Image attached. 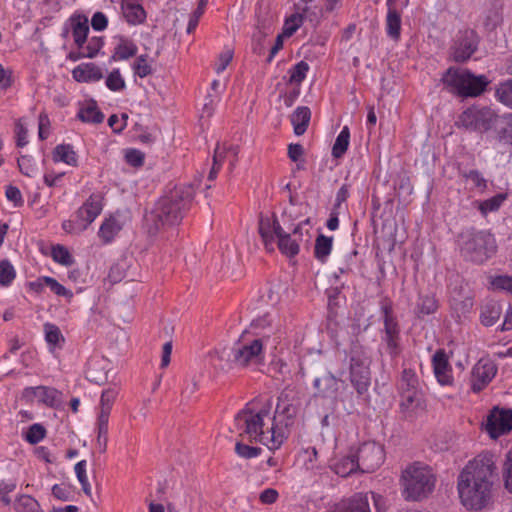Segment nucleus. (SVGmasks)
I'll use <instances>...</instances> for the list:
<instances>
[{
  "instance_id": "obj_1",
  "label": "nucleus",
  "mask_w": 512,
  "mask_h": 512,
  "mask_svg": "<svg viewBox=\"0 0 512 512\" xmlns=\"http://www.w3.org/2000/svg\"><path fill=\"white\" fill-rule=\"evenodd\" d=\"M493 455H479L470 461L458 477L461 503L468 509L481 510L492 499L493 479L496 477Z\"/></svg>"
},
{
  "instance_id": "obj_2",
  "label": "nucleus",
  "mask_w": 512,
  "mask_h": 512,
  "mask_svg": "<svg viewBox=\"0 0 512 512\" xmlns=\"http://www.w3.org/2000/svg\"><path fill=\"white\" fill-rule=\"evenodd\" d=\"M195 193V185L188 183L176 185L162 196L144 217L148 233L156 235L164 226L179 225L190 209Z\"/></svg>"
},
{
  "instance_id": "obj_3",
  "label": "nucleus",
  "mask_w": 512,
  "mask_h": 512,
  "mask_svg": "<svg viewBox=\"0 0 512 512\" xmlns=\"http://www.w3.org/2000/svg\"><path fill=\"white\" fill-rule=\"evenodd\" d=\"M271 402L268 401L258 411L244 408L235 416L238 430L247 435L250 442H259L269 449H277L284 439L278 431L277 424L271 420Z\"/></svg>"
},
{
  "instance_id": "obj_4",
  "label": "nucleus",
  "mask_w": 512,
  "mask_h": 512,
  "mask_svg": "<svg viewBox=\"0 0 512 512\" xmlns=\"http://www.w3.org/2000/svg\"><path fill=\"white\" fill-rule=\"evenodd\" d=\"M441 82L455 96L475 98L486 91L491 81L485 75H475L469 69L451 66L443 73Z\"/></svg>"
},
{
  "instance_id": "obj_5",
  "label": "nucleus",
  "mask_w": 512,
  "mask_h": 512,
  "mask_svg": "<svg viewBox=\"0 0 512 512\" xmlns=\"http://www.w3.org/2000/svg\"><path fill=\"white\" fill-rule=\"evenodd\" d=\"M401 484L406 500L421 501L433 492L436 476L428 465L415 462L402 472Z\"/></svg>"
},
{
  "instance_id": "obj_6",
  "label": "nucleus",
  "mask_w": 512,
  "mask_h": 512,
  "mask_svg": "<svg viewBox=\"0 0 512 512\" xmlns=\"http://www.w3.org/2000/svg\"><path fill=\"white\" fill-rule=\"evenodd\" d=\"M459 247L463 258L476 264H483L491 258L497 248L491 233L475 229L460 234Z\"/></svg>"
},
{
  "instance_id": "obj_7",
  "label": "nucleus",
  "mask_w": 512,
  "mask_h": 512,
  "mask_svg": "<svg viewBox=\"0 0 512 512\" xmlns=\"http://www.w3.org/2000/svg\"><path fill=\"white\" fill-rule=\"evenodd\" d=\"M343 361L349 364L350 382L358 395L366 393L371 384L370 359L363 345L352 342L348 351H344Z\"/></svg>"
},
{
  "instance_id": "obj_8",
  "label": "nucleus",
  "mask_w": 512,
  "mask_h": 512,
  "mask_svg": "<svg viewBox=\"0 0 512 512\" xmlns=\"http://www.w3.org/2000/svg\"><path fill=\"white\" fill-rule=\"evenodd\" d=\"M301 407V392L294 386H287L278 396L275 413L271 420L277 424L278 431L286 439L289 429Z\"/></svg>"
},
{
  "instance_id": "obj_9",
  "label": "nucleus",
  "mask_w": 512,
  "mask_h": 512,
  "mask_svg": "<svg viewBox=\"0 0 512 512\" xmlns=\"http://www.w3.org/2000/svg\"><path fill=\"white\" fill-rule=\"evenodd\" d=\"M266 349L268 348L260 340L253 338L248 341H239L230 348L216 351L215 355L219 360L226 359L237 366L246 367L251 362L257 363L263 360V351Z\"/></svg>"
},
{
  "instance_id": "obj_10",
  "label": "nucleus",
  "mask_w": 512,
  "mask_h": 512,
  "mask_svg": "<svg viewBox=\"0 0 512 512\" xmlns=\"http://www.w3.org/2000/svg\"><path fill=\"white\" fill-rule=\"evenodd\" d=\"M250 327L254 338L260 340L269 350L276 349L284 335L280 320L269 313L254 319Z\"/></svg>"
},
{
  "instance_id": "obj_11",
  "label": "nucleus",
  "mask_w": 512,
  "mask_h": 512,
  "mask_svg": "<svg viewBox=\"0 0 512 512\" xmlns=\"http://www.w3.org/2000/svg\"><path fill=\"white\" fill-rule=\"evenodd\" d=\"M498 120L499 116L490 108H468L461 113L456 124L467 130L483 133L498 125Z\"/></svg>"
},
{
  "instance_id": "obj_12",
  "label": "nucleus",
  "mask_w": 512,
  "mask_h": 512,
  "mask_svg": "<svg viewBox=\"0 0 512 512\" xmlns=\"http://www.w3.org/2000/svg\"><path fill=\"white\" fill-rule=\"evenodd\" d=\"M480 37L474 29L458 31L450 47V55L456 63H465L477 51Z\"/></svg>"
},
{
  "instance_id": "obj_13",
  "label": "nucleus",
  "mask_w": 512,
  "mask_h": 512,
  "mask_svg": "<svg viewBox=\"0 0 512 512\" xmlns=\"http://www.w3.org/2000/svg\"><path fill=\"white\" fill-rule=\"evenodd\" d=\"M354 456L360 467V472L372 473L383 464L385 452L382 445L375 441H368L359 446Z\"/></svg>"
},
{
  "instance_id": "obj_14",
  "label": "nucleus",
  "mask_w": 512,
  "mask_h": 512,
  "mask_svg": "<svg viewBox=\"0 0 512 512\" xmlns=\"http://www.w3.org/2000/svg\"><path fill=\"white\" fill-rule=\"evenodd\" d=\"M512 430V409L495 406L487 416L486 431L496 439Z\"/></svg>"
},
{
  "instance_id": "obj_15",
  "label": "nucleus",
  "mask_w": 512,
  "mask_h": 512,
  "mask_svg": "<svg viewBox=\"0 0 512 512\" xmlns=\"http://www.w3.org/2000/svg\"><path fill=\"white\" fill-rule=\"evenodd\" d=\"M313 375L315 396L336 399L339 391V382H341L340 378L323 368L315 371Z\"/></svg>"
},
{
  "instance_id": "obj_16",
  "label": "nucleus",
  "mask_w": 512,
  "mask_h": 512,
  "mask_svg": "<svg viewBox=\"0 0 512 512\" xmlns=\"http://www.w3.org/2000/svg\"><path fill=\"white\" fill-rule=\"evenodd\" d=\"M497 366L488 359H480L473 367L471 372V390L474 393L482 391L495 377Z\"/></svg>"
},
{
  "instance_id": "obj_17",
  "label": "nucleus",
  "mask_w": 512,
  "mask_h": 512,
  "mask_svg": "<svg viewBox=\"0 0 512 512\" xmlns=\"http://www.w3.org/2000/svg\"><path fill=\"white\" fill-rule=\"evenodd\" d=\"M102 200L101 194H92L83 203V205L77 210L76 218L81 222L80 229H87L88 226L96 219V217L102 211Z\"/></svg>"
},
{
  "instance_id": "obj_18",
  "label": "nucleus",
  "mask_w": 512,
  "mask_h": 512,
  "mask_svg": "<svg viewBox=\"0 0 512 512\" xmlns=\"http://www.w3.org/2000/svg\"><path fill=\"white\" fill-rule=\"evenodd\" d=\"M432 363L437 381L441 385L452 384L453 377L451 375L448 357L444 350L440 349L435 352L432 358Z\"/></svg>"
},
{
  "instance_id": "obj_19",
  "label": "nucleus",
  "mask_w": 512,
  "mask_h": 512,
  "mask_svg": "<svg viewBox=\"0 0 512 512\" xmlns=\"http://www.w3.org/2000/svg\"><path fill=\"white\" fill-rule=\"evenodd\" d=\"M334 512H371L369 495L367 493H357L348 499L342 500L335 506Z\"/></svg>"
},
{
  "instance_id": "obj_20",
  "label": "nucleus",
  "mask_w": 512,
  "mask_h": 512,
  "mask_svg": "<svg viewBox=\"0 0 512 512\" xmlns=\"http://www.w3.org/2000/svg\"><path fill=\"white\" fill-rule=\"evenodd\" d=\"M121 9L129 24L139 25L144 23L146 19V11L143 6L135 0H122Z\"/></svg>"
},
{
  "instance_id": "obj_21",
  "label": "nucleus",
  "mask_w": 512,
  "mask_h": 512,
  "mask_svg": "<svg viewBox=\"0 0 512 512\" xmlns=\"http://www.w3.org/2000/svg\"><path fill=\"white\" fill-rule=\"evenodd\" d=\"M72 74L78 82H95L103 78L101 68L94 63L79 65L72 71Z\"/></svg>"
},
{
  "instance_id": "obj_22",
  "label": "nucleus",
  "mask_w": 512,
  "mask_h": 512,
  "mask_svg": "<svg viewBox=\"0 0 512 512\" xmlns=\"http://www.w3.org/2000/svg\"><path fill=\"white\" fill-rule=\"evenodd\" d=\"M74 42L78 48H82L89 33L88 18L84 15H73L70 18Z\"/></svg>"
},
{
  "instance_id": "obj_23",
  "label": "nucleus",
  "mask_w": 512,
  "mask_h": 512,
  "mask_svg": "<svg viewBox=\"0 0 512 512\" xmlns=\"http://www.w3.org/2000/svg\"><path fill=\"white\" fill-rule=\"evenodd\" d=\"M27 391L33 392L38 396L40 401L49 407H58L61 404L62 393L55 388L39 386L35 388H28Z\"/></svg>"
},
{
  "instance_id": "obj_24",
  "label": "nucleus",
  "mask_w": 512,
  "mask_h": 512,
  "mask_svg": "<svg viewBox=\"0 0 512 512\" xmlns=\"http://www.w3.org/2000/svg\"><path fill=\"white\" fill-rule=\"evenodd\" d=\"M290 118L294 128V133L297 136H301L308 128L311 119V111L306 106H300L292 113Z\"/></svg>"
},
{
  "instance_id": "obj_25",
  "label": "nucleus",
  "mask_w": 512,
  "mask_h": 512,
  "mask_svg": "<svg viewBox=\"0 0 512 512\" xmlns=\"http://www.w3.org/2000/svg\"><path fill=\"white\" fill-rule=\"evenodd\" d=\"M501 314V304L497 301L491 300L482 306L480 321L484 326H492L500 319Z\"/></svg>"
},
{
  "instance_id": "obj_26",
  "label": "nucleus",
  "mask_w": 512,
  "mask_h": 512,
  "mask_svg": "<svg viewBox=\"0 0 512 512\" xmlns=\"http://www.w3.org/2000/svg\"><path fill=\"white\" fill-rule=\"evenodd\" d=\"M438 309V301L434 295L420 294L414 309L417 318L423 319L425 316L433 314Z\"/></svg>"
},
{
  "instance_id": "obj_27",
  "label": "nucleus",
  "mask_w": 512,
  "mask_h": 512,
  "mask_svg": "<svg viewBox=\"0 0 512 512\" xmlns=\"http://www.w3.org/2000/svg\"><path fill=\"white\" fill-rule=\"evenodd\" d=\"M109 416L97 415L96 444L100 453H105L108 446Z\"/></svg>"
},
{
  "instance_id": "obj_28",
  "label": "nucleus",
  "mask_w": 512,
  "mask_h": 512,
  "mask_svg": "<svg viewBox=\"0 0 512 512\" xmlns=\"http://www.w3.org/2000/svg\"><path fill=\"white\" fill-rule=\"evenodd\" d=\"M400 411L405 418L413 416L414 411L420 404L419 391L400 392Z\"/></svg>"
},
{
  "instance_id": "obj_29",
  "label": "nucleus",
  "mask_w": 512,
  "mask_h": 512,
  "mask_svg": "<svg viewBox=\"0 0 512 512\" xmlns=\"http://www.w3.org/2000/svg\"><path fill=\"white\" fill-rule=\"evenodd\" d=\"M386 32L392 40L399 41L401 36V14L393 7L388 8Z\"/></svg>"
},
{
  "instance_id": "obj_30",
  "label": "nucleus",
  "mask_w": 512,
  "mask_h": 512,
  "mask_svg": "<svg viewBox=\"0 0 512 512\" xmlns=\"http://www.w3.org/2000/svg\"><path fill=\"white\" fill-rule=\"evenodd\" d=\"M137 51H138V48L133 41L127 40V39L121 37L120 42L114 48V52L111 56V60H113V61L127 60L131 57H134L137 54Z\"/></svg>"
},
{
  "instance_id": "obj_31",
  "label": "nucleus",
  "mask_w": 512,
  "mask_h": 512,
  "mask_svg": "<svg viewBox=\"0 0 512 512\" xmlns=\"http://www.w3.org/2000/svg\"><path fill=\"white\" fill-rule=\"evenodd\" d=\"M52 154L55 162H64L74 167L78 164L77 154L70 144L57 145Z\"/></svg>"
},
{
  "instance_id": "obj_32",
  "label": "nucleus",
  "mask_w": 512,
  "mask_h": 512,
  "mask_svg": "<svg viewBox=\"0 0 512 512\" xmlns=\"http://www.w3.org/2000/svg\"><path fill=\"white\" fill-rule=\"evenodd\" d=\"M384 320V335H400V327L396 317L393 315V308L390 302L381 306Z\"/></svg>"
},
{
  "instance_id": "obj_33",
  "label": "nucleus",
  "mask_w": 512,
  "mask_h": 512,
  "mask_svg": "<svg viewBox=\"0 0 512 512\" xmlns=\"http://www.w3.org/2000/svg\"><path fill=\"white\" fill-rule=\"evenodd\" d=\"M121 229L122 227L119 221L114 217H109L105 219L101 224L98 236L105 244H107L114 239V237L120 232Z\"/></svg>"
},
{
  "instance_id": "obj_34",
  "label": "nucleus",
  "mask_w": 512,
  "mask_h": 512,
  "mask_svg": "<svg viewBox=\"0 0 512 512\" xmlns=\"http://www.w3.org/2000/svg\"><path fill=\"white\" fill-rule=\"evenodd\" d=\"M77 118L84 123L100 124L104 120V114L98 109L94 100L78 111Z\"/></svg>"
},
{
  "instance_id": "obj_35",
  "label": "nucleus",
  "mask_w": 512,
  "mask_h": 512,
  "mask_svg": "<svg viewBox=\"0 0 512 512\" xmlns=\"http://www.w3.org/2000/svg\"><path fill=\"white\" fill-rule=\"evenodd\" d=\"M118 393L119 390L116 387H109L102 391L100 397L99 412L97 415L110 417L111 410L118 396Z\"/></svg>"
},
{
  "instance_id": "obj_36",
  "label": "nucleus",
  "mask_w": 512,
  "mask_h": 512,
  "mask_svg": "<svg viewBox=\"0 0 512 512\" xmlns=\"http://www.w3.org/2000/svg\"><path fill=\"white\" fill-rule=\"evenodd\" d=\"M334 471L341 477H347L356 471H360V467L354 454H352L339 459L334 464Z\"/></svg>"
},
{
  "instance_id": "obj_37",
  "label": "nucleus",
  "mask_w": 512,
  "mask_h": 512,
  "mask_svg": "<svg viewBox=\"0 0 512 512\" xmlns=\"http://www.w3.org/2000/svg\"><path fill=\"white\" fill-rule=\"evenodd\" d=\"M333 238L319 234L315 240L314 256L317 260L325 262L332 250Z\"/></svg>"
},
{
  "instance_id": "obj_38",
  "label": "nucleus",
  "mask_w": 512,
  "mask_h": 512,
  "mask_svg": "<svg viewBox=\"0 0 512 512\" xmlns=\"http://www.w3.org/2000/svg\"><path fill=\"white\" fill-rule=\"evenodd\" d=\"M418 377L414 370L404 369L401 373V378L398 383V390L400 392H412L419 391L418 389Z\"/></svg>"
},
{
  "instance_id": "obj_39",
  "label": "nucleus",
  "mask_w": 512,
  "mask_h": 512,
  "mask_svg": "<svg viewBox=\"0 0 512 512\" xmlns=\"http://www.w3.org/2000/svg\"><path fill=\"white\" fill-rule=\"evenodd\" d=\"M227 152H231L234 156H237L238 148L230 146ZM226 149L221 150L219 144L217 145L213 155V165L208 175V180L212 181L217 177L218 171L220 170L223 159L225 157Z\"/></svg>"
},
{
  "instance_id": "obj_40",
  "label": "nucleus",
  "mask_w": 512,
  "mask_h": 512,
  "mask_svg": "<svg viewBox=\"0 0 512 512\" xmlns=\"http://www.w3.org/2000/svg\"><path fill=\"white\" fill-rule=\"evenodd\" d=\"M498 137L500 141L512 145V113L499 116Z\"/></svg>"
},
{
  "instance_id": "obj_41",
  "label": "nucleus",
  "mask_w": 512,
  "mask_h": 512,
  "mask_svg": "<svg viewBox=\"0 0 512 512\" xmlns=\"http://www.w3.org/2000/svg\"><path fill=\"white\" fill-rule=\"evenodd\" d=\"M309 69V64L303 60L295 64L288 70L289 78L287 84L300 86L306 78Z\"/></svg>"
},
{
  "instance_id": "obj_42",
  "label": "nucleus",
  "mask_w": 512,
  "mask_h": 512,
  "mask_svg": "<svg viewBox=\"0 0 512 512\" xmlns=\"http://www.w3.org/2000/svg\"><path fill=\"white\" fill-rule=\"evenodd\" d=\"M350 140V131L347 126H345L339 135L337 136L335 143L332 147V156L336 159L341 158L347 151Z\"/></svg>"
},
{
  "instance_id": "obj_43",
  "label": "nucleus",
  "mask_w": 512,
  "mask_h": 512,
  "mask_svg": "<svg viewBox=\"0 0 512 512\" xmlns=\"http://www.w3.org/2000/svg\"><path fill=\"white\" fill-rule=\"evenodd\" d=\"M506 198L507 194L505 193L496 194L487 200L477 202V208L484 216H486L489 212L499 210Z\"/></svg>"
},
{
  "instance_id": "obj_44",
  "label": "nucleus",
  "mask_w": 512,
  "mask_h": 512,
  "mask_svg": "<svg viewBox=\"0 0 512 512\" xmlns=\"http://www.w3.org/2000/svg\"><path fill=\"white\" fill-rule=\"evenodd\" d=\"M14 509L16 512H44L37 500L25 494L16 499Z\"/></svg>"
},
{
  "instance_id": "obj_45",
  "label": "nucleus",
  "mask_w": 512,
  "mask_h": 512,
  "mask_svg": "<svg viewBox=\"0 0 512 512\" xmlns=\"http://www.w3.org/2000/svg\"><path fill=\"white\" fill-rule=\"evenodd\" d=\"M258 231L265 247L267 249L273 250L272 245L274 242V237L272 233V222L268 217H263L260 215Z\"/></svg>"
},
{
  "instance_id": "obj_46",
  "label": "nucleus",
  "mask_w": 512,
  "mask_h": 512,
  "mask_svg": "<svg viewBox=\"0 0 512 512\" xmlns=\"http://www.w3.org/2000/svg\"><path fill=\"white\" fill-rule=\"evenodd\" d=\"M278 248L283 254L289 257H294L299 253V244L296 240L292 239L290 233L278 238Z\"/></svg>"
},
{
  "instance_id": "obj_47",
  "label": "nucleus",
  "mask_w": 512,
  "mask_h": 512,
  "mask_svg": "<svg viewBox=\"0 0 512 512\" xmlns=\"http://www.w3.org/2000/svg\"><path fill=\"white\" fill-rule=\"evenodd\" d=\"M86 468H87L86 460H81L78 463H76L74 470H75L77 479H78L79 483L81 484L83 492L85 493V495L90 497L92 492H91L90 483L88 481Z\"/></svg>"
},
{
  "instance_id": "obj_48",
  "label": "nucleus",
  "mask_w": 512,
  "mask_h": 512,
  "mask_svg": "<svg viewBox=\"0 0 512 512\" xmlns=\"http://www.w3.org/2000/svg\"><path fill=\"white\" fill-rule=\"evenodd\" d=\"M51 255L55 262L64 266H71L74 262L68 249L59 244L52 247Z\"/></svg>"
},
{
  "instance_id": "obj_49",
  "label": "nucleus",
  "mask_w": 512,
  "mask_h": 512,
  "mask_svg": "<svg viewBox=\"0 0 512 512\" xmlns=\"http://www.w3.org/2000/svg\"><path fill=\"white\" fill-rule=\"evenodd\" d=\"M42 280L46 284V287H48L57 296H63L68 299H71L73 297V292L65 288L55 278L50 276H42Z\"/></svg>"
},
{
  "instance_id": "obj_50",
  "label": "nucleus",
  "mask_w": 512,
  "mask_h": 512,
  "mask_svg": "<svg viewBox=\"0 0 512 512\" xmlns=\"http://www.w3.org/2000/svg\"><path fill=\"white\" fill-rule=\"evenodd\" d=\"M16 276L15 269L9 260L4 259L0 262V285L8 286Z\"/></svg>"
},
{
  "instance_id": "obj_51",
  "label": "nucleus",
  "mask_w": 512,
  "mask_h": 512,
  "mask_svg": "<svg viewBox=\"0 0 512 512\" xmlns=\"http://www.w3.org/2000/svg\"><path fill=\"white\" fill-rule=\"evenodd\" d=\"M502 477L505 488L512 493V447L505 455V461L502 468Z\"/></svg>"
},
{
  "instance_id": "obj_52",
  "label": "nucleus",
  "mask_w": 512,
  "mask_h": 512,
  "mask_svg": "<svg viewBox=\"0 0 512 512\" xmlns=\"http://www.w3.org/2000/svg\"><path fill=\"white\" fill-rule=\"evenodd\" d=\"M496 97L501 103L512 107V79L498 86L496 89Z\"/></svg>"
},
{
  "instance_id": "obj_53",
  "label": "nucleus",
  "mask_w": 512,
  "mask_h": 512,
  "mask_svg": "<svg viewBox=\"0 0 512 512\" xmlns=\"http://www.w3.org/2000/svg\"><path fill=\"white\" fill-rule=\"evenodd\" d=\"M304 17L300 13H294L286 19L283 27V35L286 37L292 36L298 28L302 25Z\"/></svg>"
},
{
  "instance_id": "obj_54",
  "label": "nucleus",
  "mask_w": 512,
  "mask_h": 512,
  "mask_svg": "<svg viewBox=\"0 0 512 512\" xmlns=\"http://www.w3.org/2000/svg\"><path fill=\"white\" fill-rule=\"evenodd\" d=\"M45 436V427L39 423H35L29 427L28 431L26 432L25 438L30 444L34 445L39 443L42 439H44Z\"/></svg>"
},
{
  "instance_id": "obj_55",
  "label": "nucleus",
  "mask_w": 512,
  "mask_h": 512,
  "mask_svg": "<svg viewBox=\"0 0 512 512\" xmlns=\"http://www.w3.org/2000/svg\"><path fill=\"white\" fill-rule=\"evenodd\" d=\"M147 58V55H140L133 65L134 73L140 78L147 77L153 72L151 65L147 61Z\"/></svg>"
},
{
  "instance_id": "obj_56",
  "label": "nucleus",
  "mask_w": 512,
  "mask_h": 512,
  "mask_svg": "<svg viewBox=\"0 0 512 512\" xmlns=\"http://www.w3.org/2000/svg\"><path fill=\"white\" fill-rule=\"evenodd\" d=\"M386 344V350L391 358H396L401 353L400 335H384L382 337Z\"/></svg>"
},
{
  "instance_id": "obj_57",
  "label": "nucleus",
  "mask_w": 512,
  "mask_h": 512,
  "mask_svg": "<svg viewBox=\"0 0 512 512\" xmlns=\"http://www.w3.org/2000/svg\"><path fill=\"white\" fill-rule=\"evenodd\" d=\"M106 86L111 91H120L125 88V81L122 78L119 69H114L106 78Z\"/></svg>"
},
{
  "instance_id": "obj_58",
  "label": "nucleus",
  "mask_w": 512,
  "mask_h": 512,
  "mask_svg": "<svg viewBox=\"0 0 512 512\" xmlns=\"http://www.w3.org/2000/svg\"><path fill=\"white\" fill-rule=\"evenodd\" d=\"M235 452L239 457L252 459L260 455L261 448L249 446L242 442H237L235 445Z\"/></svg>"
},
{
  "instance_id": "obj_59",
  "label": "nucleus",
  "mask_w": 512,
  "mask_h": 512,
  "mask_svg": "<svg viewBox=\"0 0 512 512\" xmlns=\"http://www.w3.org/2000/svg\"><path fill=\"white\" fill-rule=\"evenodd\" d=\"M44 331H45L46 341L49 344L57 345L60 342V340L64 341L61 331L56 325L51 324V323H46L44 325Z\"/></svg>"
},
{
  "instance_id": "obj_60",
  "label": "nucleus",
  "mask_w": 512,
  "mask_h": 512,
  "mask_svg": "<svg viewBox=\"0 0 512 512\" xmlns=\"http://www.w3.org/2000/svg\"><path fill=\"white\" fill-rule=\"evenodd\" d=\"M16 489V482L9 480L0 481V500L5 506H9L12 502L9 497V493L13 492Z\"/></svg>"
},
{
  "instance_id": "obj_61",
  "label": "nucleus",
  "mask_w": 512,
  "mask_h": 512,
  "mask_svg": "<svg viewBox=\"0 0 512 512\" xmlns=\"http://www.w3.org/2000/svg\"><path fill=\"white\" fill-rule=\"evenodd\" d=\"M144 158V153L137 149H128L125 153V161L136 168L143 166Z\"/></svg>"
},
{
  "instance_id": "obj_62",
  "label": "nucleus",
  "mask_w": 512,
  "mask_h": 512,
  "mask_svg": "<svg viewBox=\"0 0 512 512\" xmlns=\"http://www.w3.org/2000/svg\"><path fill=\"white\" fill-rule=\"evenodd\" d=\"M491 284L497 290L507 291L512 294V276L498 275L493 278Z\"/></svg>"
},
{
  "instance_id": "obj_63",
  "label": "nucleus",
  "mask_w": 512,
  "mask_h": 512,
  "mask_svg": "<svg viewBox=\"0 0 512 512\" xmlns=\"http://www.w3.org/2000/svg\"><path fill=\"white\" fill-rule=\"evenodd\" d=\"M126 272L124 264L115 263L110 267L108 279L112 284L118 283L125 278Z\"/></svg>"
},
{
  "instance_id": "obj_64",
  "label": "nucleus",
  "mask_w": 512,
  "mask_h": 512,
  "mask_svg": "<svg viewBox=\"0 0 512 512\" xmlns=\"http://www.w3.org/2000/svg\"><path fill=\"white\" fill-rule=\"evenodd\" d=\"M6 198L12 201L16 207H21L24 203L22 194L18 187L8 185L5 192Z\"/></svg>"
}]
</instances>
